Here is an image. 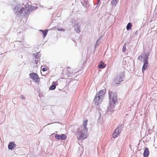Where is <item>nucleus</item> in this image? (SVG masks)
Wrapping results in <instances>:
<instances>
[{
  "label": "nucleus",
  "instance_id": "obj_20",
  "mask_svg": "<svg viewBox=\"0 0 157 157\" xmlns=\"http://www.w3.org/2000/svg\"><path fill=\"white\" fill-rule=\"evenodd\" d=\"M126 44L125 43L124 44V45L123 46V48H122V52H124L126 51Z\"/></svg>",
  "mask_w": 157,
  "mask_h": 157
},
{
  "label": "nucleus",
  "instance_id": "obj_25",
  "mask_svg": "<svg viewBox=\"0 0 157 157\" xmlns=\"http://www.w3.org/2000/svg\"><path fill=\"white\" fill-rule=\"evenodd\" d=\"M21 98L22 99H24L25 98L24 96L23 95L21 96Z\"/></svg>",
  "mask_w": 157,
  "mask_h": 157
},
{
  "label": "nucleus",
  "instance_id": "obj_19",
  "mask_svg": "<svg viewBox=\"0 0 157 157\" xmlns=\"http://www.w3.org/2000/svg\"><path fill=\"white\" fill-rule=\"evenodd\" d=\"M144 56L145 57V59H144V60L146 59H147V60H148V57L149 56V54L148 53H147L146 54H145Z\"/></svg>",
  "mask_w": 157,
  "mask_h": 157
},
{
  "label": "nucleus",
  "instance_id": "obj_21",
  "mask_svg": "<svg viewBox=\"0 0 157 157\" xmlns=\"http://www.w3.org/2000/svg\"><path fill=\"white\" fill-rule=\"evenodd\" d=\"M143 56L144 55H142V54L140 56H139L138 57V59L140 60H142V59L143 58Z\"/></svg>",
  "mask_w": 157,
  "mask_h": 157
},
{
  "label": "nucleus",
  "instance_id": "obj_23",
  "mask_svg": "<svg viewBox=\"0 0 157 157\" xmlns=\"http://www.w3.org/2000/svg\"><path fill=\"white\" fill-rule=\"evenodd\" d=\"M47 68L46 67H43L42 69V71H47Z\"/></svg>",
  "mask_w": 157,
  "mask_h": 157
},
{
  "label": "nucleus",
  "instance_id": "obj_24",
  "mask_svg": "<svg viewBox=\"0 0 157 157\" xmlns=\"http://www.w3.org/2000/svg\"><path fill=\"white\" fill-rule=\"evenodd\" d=\"M39 61L38 60H36L35 62L36 64H37L38 63Z\"/></svg>",
  "mask_w": 157,
  "mask_h": 157
},
{
  "label": "nucleus",
  "instance_id": "obj_26",
  "mask_svg": "<svg viewBox=\"0 0 157 157\" xmlns=\"http://www.w3.org/2000/svg\"><path fill=\"white\" fill-rule=\"evenodd\" d=\"M67 68L68 69H70L71 68V67H67Z\"/></svg>",
  "mask_w": 157,
  "mask_h": 157
},
{
  "label": "nucleus",
  "instance_id": "obj_17",
  "mask_svg": "<svg viewBox=\"0 0 157 157\" xmlns=\"http://www.w3.org/2000/svg\"><path fill=\"white\" fill-rule=\"evenodd\" d=\"M132 25L130 23H129L126 26V28L127 30H129L131 29L132 27Z\"/></svg>",
  "mask_w": 157,
  "mask_h": 157
},
{
  "label": "nucleus",
  "instance_id": "obj_9",
  "mask_svg": "<svg viewBox=\"0 0 157 157\" xmlns=\"http://www.w3.org/2000/svg\"><path fill=\"white\" fill-rule=\"evenodd\" d=\"M106 92V90L105 89L101 90L99 91V93L98 94H97L96 95L100 97V98L103 99V98Z\"/></svg>",
  "mask_w": 157,
  "mask_h": 157
},
{
  "label": "nucleus",
  "instance_id": "obj_10",
  "mask_svg": "<svg viewBox=\"0 0 157 157\" xmlns=\"http://www.w3.org/2000/svg\"><path fill=\"white\" fill-rule=\"evenodd\" d=\"M144 64L142 68V70L143 72L146 69V68L148 66V60L147 59H145L144 60Z\"/></svg>",
  "mask_w": 157,
  "mask_h": 157
},
{
  "label": "nucleus",
  "instance_id": "obj_6",
  "mask_svg": "<svg viewBox=\"0 0 157 157\" xmlns=\"http://www.w3.org/2000/svg\"><path fill=\"white\" fill-rule=\"evenodd\" d=\"M121 132L120 128L117 127L115 130L113 134V137L115 139L120 134Z\"/></svg>",
  "mask_w": 157,
  "mask_h": 157
},
{
  "label": "nucleus",
  "instance_id": "obj_4",
  "mask_svg": "<svg viewBox=\"0 0 157 157\" xmlns=\"http://www.w3.org/2000/svg\"><path fill=\"white\" fill-rule=\"evenodd\" d=\"M30 77L35 82L38 83L40 81V78L38 75L35 73L33 72L29 74Z\"/></svg>",
  "mask_w": 157,
  "mask_h": 157
},
{
  "label": "nucleus",
  "instance_id": "obj_12",
  "mask_svg": "<svg viewBox=\"0 0 157 157\" xmlns=\"http://www.w3.org/2000/svg\"><path fill=\"white\" fill-rule=\"evenodd\" d=\"M106 66V64L102 61L100 62L98 67V68H103Z\"/></svg>",
  "mask_w": 157,
  "mask_h": 157
},
{
  "label": "nucleus",
  "instance_id": "obj_27",
  "mask_svg": "<svg viewBox=\"0 0 157 157\" xmlns=\"http://www.w3.org/2000/svg\"><path fill=\"white\" fill-rule=\"evenodd\" d=\"M78 32H80V30H78Z\"/></svg>",
  "mask_w": 157,
  "mask_h": 157
},
{
  "label": "nucleus",
  "instance_id": "obj_3",
  "mask_svg": "<svg viewBox=\"0 0 157 157\" xmlns=\"http://www.w3.org/2000/svg\"><path fill=\"white\" fill-rule=\"evenodd\" d=\"M124 73H122L120 75H117L115 78L114 81L117 84H119L123 81L122 79L124 77Z\"/></svg>",
  "mask_w": 157,
  "mask_h": 157
},
{
  "label": "nucleus",
  "instance_id": "obj_8",
  "mask_svg": "<svg viewBox=\"0 0 157 157\" xmlns=\"http://www.w3.org/2000/svg\"><path fill=\"white\" fill-rule=\"evenodd\" d=\"M67 137V136L64 134H62L60 135L56 134L55 136V138L58 140H64L66 139Z\"/></svg>",
  "mask_w": 157,
  "mask_h": 157
},
{
  "label": "nucleus",
  "instance_id": "obj_2",
  "mask_svg": "<svg viewBox=\"0 0 157 157\" xmlns=\"http://www.w3.org/2000/svg\"><path fill=\"white\" fill-rule=\"evenodd\" d=\"M109 96L110 100V106L112 108L113 107L117 102V93H112V92H109Z\"/></svg>",
  "mask_w": 157,
  "mask_h": 157
},
{
  "label": "nucleus",
  "instance_id": "obj_7",
  "mask_svg": "<svg viewBox=\"0 0 157 157\" xmlns=\"http://www.w3.org/2000/svg\"><path fill=\"white\" fill-rule=\"evenodd\" d=\"M102 100V98H100V97L96 95L94 97V102L96 105H98L101 103Z\"/></svg>",
  "mask_w": 157,
  "mask_h": 157
},
{
  "label": "nucleus",
  "instance_id": "obj_1",
  "mask_svg": "<svg viewBox=\"0 0 157 157\" xmlns=\"http://www.w3.org/2000/svg\"><path fill=\"white\" fill-rule=\"evenodd\" d=\"M88 129L83 128L81 129L79 134L77 136L78 140H84L88 136L87 134Z\"/></svg>",
  "mask_w": 157,
  "mask_h": 157
},
{
  "label": "nucleus",
  "instance_id": "obj_11",
  "mask_svg": "<svg viewBox=\"0 0 157 157\" xmlns=\"http://www.w3.org/2000/svg\"><path fill=\"white\" fill-rule=\"evenodd\" d=\"M149 154V150L148 148H145V150L144 152V157H148Z\"/></svg>",
  "mask_w": 157,
  "mask_h": 157
},
{
  "label": "nucleus",
  "instance_id": "obj_13",
  "mask_svg": "<svg viewBox=\"0 0 157 157\" xmlns=\"http://www.w3.org/2000/svg\"><path fill=\"white\" fill-rule=\"evenodd\" d=\"M88 121V120L87 119H86L83 121L82 124L84 127L83 128V129H88L86 127Z\"/></svg>",
  "mask_w": 157,
  "mask_h": 157
},
{
  "label": "nucleus",
  "instance_id": "obj_15",
  "mask_svg": "<svg viewBox=\"0 0 157 157\" xmlns=\"http://www.w3.org/2000/svg\"><path fill=\"white\" fill-rule=\"evenodd\" d=\"M40 31L42 32L43 35V37L44 38H45L47 34V33L48 32V30H40Z\"/></svg>",
  "mask_w": 157,
  "mask_h": 157
},
{
  "label": "nucleus",
  "instance_id": "obj_16",
  "mask_svg": "<svg viewBox=\"0 0 157 157\" xmlns=\"http://www.w3.org/2000/svg\"><path fill=\"white\" fill-rule=\"evenodd\" d=\"M53 85L51 86L50 87V89L51 90H54L56 87V82H53Z\"/></svg>",
  "mask_w": 157,
  "mask_h": 157
},
{
  "label": "nucleus",
  "instance_id": "obj_22",
  "mask_svg": "<svg viewBox=\"0 0 157 157\" xmlns=\"http://www.w3.org/2000/svg\"><path fill=\"white\" fill-rule=\"evenodd\" d=\"M58 31H64L65 30L63 28H61V29H58Z\"/></svg>",
  "mask_w": 157,
  "mask_h": 157
},
{
  "label": "nucleus",
  "instance_id": "obj_14",
  "mask_svg": "<svg viewBox=\"0 0 157 157\" xmlns=\"http://www.w3.org/2000/svg\"><path fill=\"white\" fill-rule=\"evenodd\" d=\"M15 144H14L12 142H10L8 145V148L9 149L12 150L13 147Z\"/></svg>",
  "mask_w": 157,
  "mask_h": 157
},
{
  "label": "nucleus",
  "instance_id": "obj_5",
  "mask_svg": "<svg viewBox=\"0 0 157 157\" xmlns=\"http://www.w3.org/2000/svg\"><path fill=\"white\" fill-rule=\"evenodd\" d=\"M23 7L20 5H16L14 8V11H15V13L17 14H21L23 11Z\"/></svg>",
  "mask_w": 157,
  "mask_h": 157
},
{
  "label": "nucleus",
  "instance_id": "obj_18",
  "mask_svg": "<svg viewBox=\"0 0 157 157\" xmlns=\"http://www.w3.org/2000/svg\"><path fill=\"white\" fill-rule=\"evenodd\" d=\"M118 0H112V3L113 5L115 6L117 2H118Z\"/></svg>",
  "mask_w": 157,
  "mask_h": 157
}]
</instances>
